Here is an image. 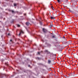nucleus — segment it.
Listing matches in <instances>:
<instances>
[{"label":"nucleus","mask_w":78,"mask_h":78,"mask_svg":"<svg viewBox=\"0 0 78 78\" xmlns=\"http://www.w3.org/2000/svg\"><path fill=\"white\" fill-rule=\"evenodd\" d=\"M42 51H41V52H42Z\"/></svg>","instance_id":"32"},{"label":"nucleus","mask_w":78,"mask_h":78,"mask_svg":"<svg viewBox=\"0 0 78 78\" xmlns=\"http://www.w3.org/2000/svg\"><path fill=\"white\" fill-rule=\"evenodd\" d=\"M55 36H52V38H55Z\"/></svg>","instance_id":"17"},{"label":"nucleus","mask_w":78,"mask_h":78,"mask_svg":"<svg viewBox=\"0 0 78 78\" xmlns=\"http://www.w3.org/2000/svg\"><path fill=\"white\" fill-rule=\"evenodd\" d=\"M21 33H22L23 34H24V32H23V31L22 30V29H21L20 32V34H19V36H20V34H21Z\"/></svg>","instance_id":"2"},{"label":"nucleus","mask_w":78,"mask_h":78,"mask_svg":"<svg viewBox=\"0 0 78 78\" xmlns=\"http://www.w3.org/2000/svg\"><path fill=\"white\" fill-rule=\"evenodd\" d=\"M38 54H39H39H40V53L39 52H38Z\"/></svg>","instance_id":"20"},{"label":"nucleus","mask_w":78,"mask_h":78,"mask_svg":"<svg viewBox=\"0 0 78 78\" xmlns=\"http://www.w3.org/2000/svg\"><path fill=\"white\" fill-rule=\"evenodd\" d=\"M47 16H48V14H47Z\"/></svg>","instance_id":"26"},{"label":"nucleus","mask_w":78,"mask_h":78,"mask_svg":"<svg viewBox=\"0 0 78 78\" xmlns=\"http://www.w3.org/2000/svg\"><path fill=\"white\" fill-rule=\"evenodd\" d=\"M24 16H26V14H24Z\"/></svg>","instance_id":"24"},{"label":"nucleus","mask_w":78,"mask_h":78,"mask_svg":"<svg viewBox=\"0 0 78 78\" xmlns=\"http://www.w3.org/2000/svg\"><path fill=\"white\" fill-rule=\"evenodd\" d=\"M57 1H58V2H60V0H58Z\"/></svg>","instance_id":"18"},{"label":"nucleus","mask_w":78,"mask_h":78,"mask_svg":"<svg viewBox=\"0 0 78 78\" xmlns=\"http://www.w3.org/2000/svg\"><path fill=\"white\" fill-rule=\"evenodd\" d=\"M49 14L51 15V13H49Z\"/></svg>","instance_id":"27"},{"label":"nucleus","mask_w":78,"mask_h":78,"mask_svg":"<svg viewBox=\"0 0 78 78\" xmlns=\"http://www.w3.org/2000/svg\"><path fill=\"white\" fill-rule=\"evenodd\" d=\"M50 17L51 19V20L54 19H55L54 17H53L52 16H51V17Z\"/></svg>","instance_id":"10"},{"label":"nucleus","mask_w":78,"mask_h":78,"mask_svg":"<svg viewBox=\"0 0 78 78\" xmlns=\"http://www.w3.org/2000/svg\"><path fill=\"white\" fill-rule=\"evenodd\" d=\"M17 27H20V25H19V24L17 25Z\"/></svg>","instance_id":"15"},{"label":"nucleus","mask_w":78,"mask_h":78,"mask_svg":"<svg viewBox=\"0 0 78 78\" xmlns=\"http://www.w3.org/2000/svg\"><path fill=\"white\" fill-rule=\"evenodd\" d=\"M50 5H51V4Z\"/></svg>","instance_id":"31"},{"label":"nucleus","mask_w":78,"mask_h":78,"mask_svg":"<svg viewBox=\"0 0 78 78\" xmlns=\"http://www.w3.org/2000/svg\"><path fill=\"white\" fill-rule=\"evenodd\" d=\"M43 31L45 33H47V30L44 28H43Z\"/></svg>","instance_id":"3"},{"label":"nucleus","mask_w":78,"mask_h":78,"mask_svg":"<svg viewBox=\"0 0 78 78\" xmlns=\"http://www.w3.org/2000/svg\"><path fill=\"white\" fill-rule=\"evenodd\" d=\"M40 24H41V25H42V23H40Z\"/></svg>","instance_id":"22"},{"label":"nucleus","mask_w":78,"mask_h":78,"mask_svg":"<svg viewBox=\"0 0 78 78\" xmlns=\"http://www.w3.org/2000/svg\"><path fill=\"white\" fill-rule=\"evenodd\" d=\"M49 55L50 56V59H51L49 60V65L50 66H53V62L54 61L53 59L52 58V57H53V54L52 53L49 52Z\"/></svg>","instance_id":"1"},{"label":"nucleus","mask_w":78,"mask_h":78,"mask_svg":"<svg viewBox=\"0 0 78 78\" xmlns=\"http://www.w3.org/2000/svg\"><path fill=\"white\" fill-rule=\"evenodd\" d=\"M44 51L45 53H47V54H48L49 52L47 50H45Z\"/></svg>","instance_id":"8"},{"label":"nucleus","mask_w":78,"mask_h":78,"mask_svg":"<svg viewBox=\"0 0 78 78\" xmlns=\"http://www.w3.org/2000/svg\"><path fill=\"white\" fill-rule=\"evenodd\" d=\"M10 42L12 41V40H10Z\"/></svg>","instance_id":"23"},{"label":"nucleus","mask_w":78,"mask_h":78,"mask_svg":"<svg viewBox=\"0 0 78 78\" xmlns=\"http://www.w3.org/2000/svg\"><path fill=\"white\" fill-rule=\"evenodd\" d=\"M0 77L1 78H2L3 77V74H0Z\"/></svg>","instance_id":"4"},{"label":"nucleus","mask_w":78,"mask_h":78,"mask_svg":"<svg viewBox=\"0 0 78 78\" xmlns=\"http://www.w3.org/2000/svg\"><path fill=\"white\" fill-rule=\"evenodd\" d=\"M49 70H50V71H51V68H49Z\"/></svg>","instance_id":"16"},{"label":"nucleus","mask_w":78,"mask_h":78,"mask_svg":"<svg viewBox=\"0 0 78 78\" xmlns=\"http://www.w3.org/2000/svg\"><path fill=\"white\" fill-rule=\"evenodd\" d=\"M64 37V38H65V37Z\"/></svg>","instance_id":"29"},{"label":"nucleus","mask_w":78,"mask_h":78,"mask_svg":"<svg viewBox=\"0 0 78 78\" xmlns=\"http://www.w3.org/2000/svg\"><path fill=\"white\" fill-rule=\"evenodd\" d=\"M48 63H49V60H48Z\"/></svg>","instance_id":"25"},{"label":"nucleus","mask_w":78,"mask_h":78,"mask_svg":"<svg viewBox=\"0 0 78 78\" xmlns=\"http://www.w3.org/2000/svg\"><path fill=\"white\" fill-rule=\"evenodd\" d=\"M8 36H10V34H8Z\"/></svg>","instance_id":"19"},{"label":"nucleus","mask_w":78,"mask_h":78,"mask_svg":"<svg viewBox=\"0 0 78 78\" xmlns=\"http://www.w3.org/2000/svg\"><path fill=\"white\" fill-rule=\"evenodd\" d=\"M5 0L6 1H7V0Z\"/></svg>","instance_id":"30"},{"label":"nucleus","mask_w":78,"mask_h":78,"mask_svg":"<svg viewBox=\"0 0 78 78\" xmlns=\"http://www.w3.org/2000/svg\"><path fill=\"white\" fill-rule=\"evenodd\" d=\"M51 8L53 10H54V8H53L52 5L51 6Z\"/></svg>","instance_id":"12"},{"label":"nucleus","mask_w":78,"mask_h":78,"mask_svg":"<svg viewBox=\"0 0 78 78\" xmlns=\"http://www.w3.org/2000/svg\"><path fill=\"white\" fill-rule=\"evenodd\" d=\"M11 11H12V12L13 13V14H15L16 13V12H14L13 10H11Z\"/></svg>","instance_id":"6"},{"label":"nucleus","mask_w":78,"mask_h":78,"mask_svg":"<svg viewBox=\"0 0 78 78\" xmlns=\"http://www.w3.org/2000/svg\"><path fill=\"white\" fill-rule=\"evenodd\" d=\"M36 59H38V60H41V58H39V57H37Z\"/></svg>","instance_id":"9"},{"label":"nucleus","mask_w":78,"mask_h":78,"mask_svg":"<svg viewBox=\"0 0 78 78\" xmlns=\"http://www.w3.org/2000/svg\"><path fill=\"white\" fill-rule=\"evenodd\" d=\"M28 67H30V65H28Z\"/></svg>","instance_id":"21"},{"label":"nucleus","mask_w":78,"mask_h":78,"mask_svg":"<svg viewBox=\"0 0 78 78\" xmlns=\"http://www.w3.org/2000/svg\"><path fill=\"white\" fill-rule=\"evenodd\" d=\"M16 3L14 4V6H16Z\"/></svg>","instance_id":"14"},{"label":"nucleus","mask_w":78,"mask_h":78,"mask_svg":"<svg viewBox=\"0 0 78 78\" xmlns=\"http://www.w3.org/2000/svg\"><path fill=\"white\" fill-rule=\"evenodd\" d=\"M5 65H6V66H8V63H5Z\"/></svg>","instance_id":"13"},{"label":"nucleus","mask_w":78,"mask_h":78,"mask_svg":"<svg viewBox=\"0 0 78 78\" xmlns=\"http://www.w3.org/2000/svg\"><path fill=\"white\" fill-rule=\"evenodd\" d=\"M14 20H12V21H11V23H14Z\"/></svg>","instance_id":"11"},{"label":"nucleus","mask_w":78,"mask_h":78,"mask_svg":"<svg viewBox=\"0 0 78 78\" xmlns=\"http://www.w3.org/2000/svg\"><path fill=\"white\" fill-rule=\"evenodd\" d=\"M26 25L28 26V25H29L30 24V23L28 22H27L26 23Z\"/></svg>","instance_id":"7"},{"label":"nucleus","mask_w":78,"mask_h":78,"mask_svg":"<svg viewBox=\"0 0 78 78\" xmlns=\"http://www.w3.org/2000/svg\"><path fill=\"white\" fill-rule=\"evenodd\" d=\"M49 47H50V46H51V45L49 44Z\"/></svg>","instance_id":"28"},{"label":"nucleus","mask_w":78,"mask_h":78,"mask_svg":"<svg viewBox=\"0 0 78 78\" xmlns=\"http://www.w3.org/2000/svg\"><path fill=\"white\" fill-rule=\"evenodd\" d=\"M53 27V24H50L49 26V28H51V27Z\"/></svg>","instance_id":"5"}]
</instances>
